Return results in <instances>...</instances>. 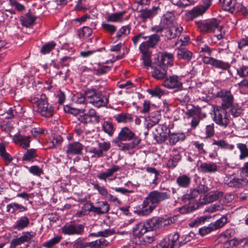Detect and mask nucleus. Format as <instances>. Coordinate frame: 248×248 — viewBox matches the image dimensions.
I'll return each mask as SVG.
<instances>
[{"mask_svg":"<svg viewBox=\"0 0 248 248\" xmlns=\"http://www.w3.org/2000/svg\"><path fill=\"white\" fill-rule=\"evenodd\" d=\"M170 195L167 192L158 190L151 191L142 203L134 208V212L140 216L150 215L161 202L169 199Z\"/></svg>","mask_w":248,"mask_h":248,"instance_id":"nucleus-1","label":"nucleus"},{"mask_svg":"<svg viewBox=\"0 0 248 248\" xmlns=\"http://www.w3.org/2000/svg\"><path fill=\"white\" fill-rule=\"evenodd\" d=\"M30 101L36 105L37 111L42 116L45 117L52 116L54 112L53 108L48 103L46 96L44 94H34L30 97Z\"/></svg>","mask_w":248,"mask_h":248,"instance_id":"nucleus-2","label":"nucleus"},{"mask_svg":"<svg viewBox=\"0 0 248 248\" xmlns=\"http://www.w3.org/2000/svg\"><path fill=\"white\" fill-rule=\"evenodd\" d=\"M224 182L230 187L238 188L248 183V161L240 169L239 175L236 177L227 176Z\"/></svg>","mask_w":248,"mask_h":248,"instance_id":"nucleus-3","label":"nucleus"},{"mask_svg":"<svg viewBox=\"0 0 248 248\" xmlns=\"http://www.w3.org/2000/svg\"><path fill=\"white\" fill-rule=\"evenodd\" d=\"M86 97L89 103L97 108L105 107L108 102L107 96L97 93L93 90L88 89L86 91Z\"/></svg>","mask_w":248,"mask_h":248,"instance_id":"nucleus-4","label":"nucleus"},{"mask_svg":"<svg viewBox=\"0 0 248 248\" xmlns=\"http://www.w3.org/2000/svg\"><path fill=\"white\" fill-rule=\"evenodd\" d=\"M201 26L203 31H213L216 33V35L218 40L223 38L225 35L224 31H222V27H218L217 21L216 19L203 23Z\"/></svg>","mask_w":248,"mask_h":248,"instance_id":"nucleus-5","label":"nucleus"},{"mask_svg":"<svg viewBox=\"0 0 248 248\" xmlns=\"http://www.w3.org/2000/svg\"><path fill=\"white\" fill-rule=\"evenodd\" d=\"M214 121L218 125L226 127L229 123V116L224 108L216 107L214 108Z\"/></svg>","mask_w":248,"mask_h":248,"instance_id":"nucleus-6","label":"nucleus"},{"mask_svg":"<svg viewBox=\"0 0 248 248\" xmlns=\"http://www.w3.org/2000/svg\"><path fill=\"white\" fill-rule=\"evenodd\" d=\"M97 147L90 148L89 152L93 154V157H101L104 156V153L109 150L111 147L109 141H96Z\"/></svg>","mask_w":248,"mask_h":248,"instance_id":"nucleus-7","label":"nucleus"},{"mask_svg":"<svg viewBox=\"0 0 248 248\" xmlns=\"http://www.w3.org/2000/svg\"><path fill=\"white\" fill-rule=\"evenodd\" d=\"M87 208V211L93 212L97 215H103L108 213L109 210V205L107 202L100 201L97 203L96 205L93 203L85 204Z\"/></svg>","mask_w":248,"mask_h":248,"instance_id":"nucleus-8","label":"nucleus"},{"mask_svg":"<svg viewBox=\"0 0 248 248\" xmlns=\"http://www.w3.org/2000/svg\"><path fill=\"white\" fill-rule=\"evenodd\" d=\"M84 229L83 225L71 223L64 225L62 228V231L65 235H80L83 232Z\"/></svg>","mask_w":248,"mask_h":248,"instance_id":"nucleus-9","label":"nucleus"},{"mask_svg":"<svg viewBox=\"0 0 248 248\" xmlns=\"http://www.w3.org/2000/svg\"><path fill=\"white\" fill-rule=\"evenodd\" d=\"M36 235V233L34 232H23L22 235L19 237L13 239L10 242V248H16L17 246L28 242L33 238Z\"/></svg>","mask_w":248,"mask_h":248,"instance_id":"nucleus-10","label":"nucleus"},{"mask_svg":"<svg viewBox=\"0 0 248 248\" xmlns=\"http://www.w3.org/2000/svg\"><path fill=\"white\" fill-rule=\"evenodd\" d=\"M87 111L84 115L80 116L79 120L83 123H87L88 122L91 121L93 123H98L100 121L99 116L97 115L95 110L93 108H88V107L85 106Z\"/></svg>","mask_w":248,"mask_h":248,"instance_id":"nucleus-11","label":"nucleus"},{"mask_svg":"<svg viewBox=\"0 0 248 248\" xmlns=\"http://www.w3.org/2000/svg\"><path fill=\"white\" fill-rule=\"evenodd\" d=\"M217 96L222 100V108L225 109L231 108L232 105L233 96L229 91L226 90H221L217 93Z\"/></svg>","mask_w":248,"mask_h":248,"instance_id":"nucleus-12","label":"nucleus"},{"mask_svg":"<svg viewBox=\"0 0 248 248\" xmlns=\"http://www.w3.org/2000/svg\"><path fill=\"white\" fill-rule=\"evenodd\" d=\"M202 62L205 64H210L216 68L222 70H227L230 67L229 63L212 57H203L202 58Z\"/></svg>","mask_w":248,"mask_h":248,"instance_id":"nucleus-13","label":"nucleus"},{"mask_svg":"<svg viewBox=\"0 0 248 248\" xmlns=\"http://www.w3.org/2000/svg\"><path fill=\"white\" fill-rule=\"evenodd\" d=\"M148 39L146 41L142 42L139 46L140 50L145 52L149 50L150 48H154L157 45L160 39V36L154 34L148 37Z\"/></svg>","mask_w":248,"mask_h":248,"instance_id":"nucleus-14","label":"nucleus"},{"mask_svg":"<svg viewBox=\"0 0 248 248\" xmlns=\"http://www.w3.org/2000/svg\"><path fill=\"white\" fill-rule=\"evenodd\" d=\"M152 76L157 79H164L167 74V68L165 65H162L161 63L153 65L152 66Z\"/></svg>","mask_w":248,"mask_h":248,"instance_id":"nucleus-15","label":"nucleus"},{"mask_svg":"<svg viewBox=\"0 0 248 248\" xmlns=\"http://www.w3.org/2000/svg\"><path fill=\"white\" fill-rule=\"evenodd\" d=\"M180 80V77L177 76H172L166 78L164 81L163 84L165 87L169 89H180L182 87V83Z\"/></svg>","mask_w":248,"mask_h":248,"instance_id":"nucleus-16","label":"nucleus"},{"mask_svg":"<svg viewBox=\"0 0 248 248\" xmlns=\"http://www.w3.org/2000/svg\"><path fill=\"white\" fill-rule=\"evenodd\" d=\"M135 138V134L127 127H123L119 132L117 139L120 141H132Z\"/></svg>","mask_w":248,"mask_h":248,"instance_id":"nucleus-17","label":"nucleus"},{"mask_svg":"<svg viewBox=\"0 0 248 248\" xmlns=\"http://www.w3.org/2000/svg\"><path fill=\"white\" fill-rule=\"evenodd\" d=\"M121 169V167L118 165H112V167L108 169L106 171L102 172L97 175V178L105 182L107 181V180L108 179L110 181H112L115 179L111 178L113 174L119 171Z\"/></svg>","mask_w":248,"mask_h":248,"instance_id":"nucleus-18","label":"nucleus"},{"mask_svg":"<svg viewBox=\"0 0 248 248\" xmlns=\"http://www.w3.org/2000/svg\"><path fill=\"white\" fill-rule=\"evenodd\" d=\"M83 148V145L79 142L70 143L67 146L66 153L68 155L70 156L80 155Z\"/></svg>","mask_w":248,"mask_h":248,"instance_id":"nucleus-19","label":"nucleus"},{"mask_svg":"<svg viewBox=\"0 0 248 248\" xmlns=\"http://www.w3.org/2000/svg\"><path fill=\"white\" fill-rule=\"evenodd\" d=\"M13 140L16 144L19 145L23 149H26L30 146L31 137L17 133L13 136Z\"/></svg>","mask_w":248,"mask_h":248,"instance_id":"nucleus-20","label":"nucleus"},{"mask_svg":"<svg viewBox=\"0 0 248 248\" xmlns=\"http://www.w3.org/2000/svg\"><path fill=\"white\" fill-rule=\"evenodd\" d=\"M160 11L158 6H154L152 9H145L141 11L140 16L142 21L145 22L148 19H150L155 16Z\"/></svg>","mask_w":248,"mask_h":248,"instance_id":"nucleus-21","label":"nucleus"},{"mask_svg":"<svg viewBox=\"0 0 248 248\" xmlns=\"http://www.w3.org/2000/svg\"><path fill=\"white\" fill-rule=\"evenodd\" d=\"M134 235L140 238L147 232L149 231V229L146 222H140L138 223L132 229Z\"/></svg>","mask_w":248,"mask_h":248,"instance_id":"nucleus-22","label":"nucleus"},{"mask_svg":"<svg viewBox=\"0 0 248 248\" xmlns=\"http://www.w3.org/2000/svg\"><path fill=\"white\" fill-rule=\"evenodd\" d=\"M174 18V17L172 13H166L161 18V24L162 28L159 27L156 31H161L163 28H170L171 27Z\"/></svg>","mask_w":248,"mask_h":248,"instance_id":"nucleus-23","label":"nucleus"},{"mask_svg":"<svg viewBox=\"0 0 248 248\" xmlns=\"http://www.w3.org/2000/svg\"><path fill=\"white\" fill-rule=\"evenodd\" d=\"M141 141L139 138H135L134 140L128 143H120L118 146L120 150L126 151L135 148L139 146Z\"/></svg>","mask_w":248,"mask_h":248,"instance_id":"nucleus-24","label":"nucleus"},{"mask_svg":"<svg viewBox=\"0 0 248 248\" xmlns=\"http://www.w3.org/2000/svg\"><path fill=\"white\" fill-rule=\"evenodd\" d=\"M179 238V234L178 232H175L169 235L168 237L164 238L163 241L166 243L167 246L170 245L171 248H173L174 247L182 245L180 242L178 241Z\"/></svg>","mask_w":248,"mask_h":248,"instance_id":"nucleus-25","label":"nucleus"},{"mask_svg":"<svg viewBox=\"0 0 248 248\" xmlns=\"http://www.w3.org/2000/svg\"><path fill=\"white\" fill-rule=\"evenodd\" d=\"M205 12L201 5L194 7L192 10L187 12L185 16L187 20H191L194 18L202 15Z\"/></svg>","mask_w":248,"mask_h":248,"instance_id":"nucleus-26","label":"nucleus"},{"mask_svg":"<svg viewBox=\"0 0 248 248\" xmlns=\"http://www.w3.org/2000/svg\"><path fill=\"white\" fill-rule=\"evenodd\" d=\"M27 210V208L17 202H11L6 206L7 212L11 214L16 212L22 213Z\"/></svg>","mask_w":248,"mask_h":248,"instance_id":"nucleus-27","label":"nucleus"},{"mask_svg":"<svg viewBox=\"0 0 248 248\" xmlns=\"http://www.w3.org/2000/svg\"><path fill=\"white\" fill-rule=\"evenodd\" d=\"M160 60L159 63L162 65L171 66L173 64L174 57L173 54L167 52L162 53L160 56Z\"/></svg>","mask_w":248,"mask_h":248,"instance_id":"nucleus-28","label":"nucleus"},{"mask_svg":"<svg viewBox=\"0 0 248 248\" xmlns=\"http://www.w3.org/2000/svg\"><path fill=\"white\" fill-rule=\"evenodd\" d=\"M167 128L163 125H159L156 128V133L155 134V138L158 142H162L166 140V131Z\"/></svg>","mask_w":248,"mask_h":248,"instance_id":"nucleus-29","label":"nucleus"},{"mask_svg":"<svg viewBox=\"0 0 248 248\" xmlns=\"http://www.w3.org/2000/svg\"><path fill=\"white\" fill-rule=\"evenodd\" d=\"M30 224L29 218L25 216H22L19 217L15 224L14 225V228L17 230H22L27 228Z\"/></svg>","mask_w":248,"mask_h":248,"instance_id":"nucleus-30","label":"nucleus"},{"mask_svg":"<svg viewBox=\"0 0 248 248\" xmlns=\"http://www.w3.org/2000/svg\"><path fill=\"white\" fill-rule=\"evenodd\" d=\"M185 138L186 136L183 133H172L169 134L167 140L170 144L174 145L178 141H183Z\"/></svg>","mask_w":248,"mask_h":248,"instance_id":"nucleus-31","label":"nucleus"},{"mask_svg":"<svg viewBox=\"0 0 248 248\" xmlns=\"http://www.w3.org/2000/svg\"><path fill=\"white\" fill-rule=\"evenodd\" d=\"M161 221L160 217H155L148 219L146 221V224L150 231L156 230L162 227Z\"/></svg>","mask_w":248,"mask_h":248,"instance_id":"nucleus-32","label":"nucleus"},{"mask_svg":"<svg viewBox=\"0 0 248 248\" xmlns=\"http://www.w3.org/2000/svg\"><path fill=\"white\" fill-rule=\"evenodd\" d=\"M222 195L223 193L218 191L210 192L206 194L203 198V200H204L203 202L205 204L212 202L222 197Z\"/></svg>","mask_w":248,"mask_h":248,"instance_id":"nucleus-33","label":"nucleus"},{"mask_svg":"<svg viewBox=\"0 0 248 248\" xmlns=\"http://www.w3.org/2000/svg\"><path fill=\"white\" fill-rule=\"evenodd\" d=\"M200 169L204 173H213L217 171V166L213 162L203 163L200 165Z\"/></svg>","mask_w":248,"mask_h":248,"instance_id":"nucleus-34","label":"nucleus"},{"mask_svg":"<svg viewBox=\"0 0 248 248\" xmlns=\"http://www.w3.org/2000/svg\"><path fill=\"white\" fill-rule=\"evenodd\" d=\"M108 245V241L104 238L88 242V246L90 248H104Z\"/></svg>","mask_w":248,"mask_h":248,"instance_id":"nucleus-35","label":"nucleus"},{"mask_svg":"<svg viewBox=\"0 0 248 248\" xmlns=\"http://www.w3.org/2000/svg\"><path fill=\"white\" fill-rule=\"evenodd\" d=\"M191 182V178L186 174H182L178 176L176 182L180 187L186 188L189 186Z\"/></svg>","mask_w":248,"mask_h":248,"instance_id":"nucleus-36","label":"nucleus"},{"mask_svg":"<svg viewBox=\"0 0 248 248\" xmlns=\"http://www.w3.org/2000/svg\"><path fill=\"white\" fill-rule=\"evenodd\" d=\"M219 3L222 5L224 9L231 12L234 11L237 3L236 0H219Z\"/></svg>","mask_w":248,"mask_h":248,"instance_id":"nucleus-37","label":"nucleus"},{"mask_svg":"<svg viewBox=\"0 0 248 248\" xmlns=\"http://www.w3.org/2000/svg\"><path fill=\"white\" fill-rule=\"evenodd\" d=\"M124 12L116 13L110 14L106 17L108 22H121L124 19Z\"/></svg>","mask_w":248,"mask_h":248,"instance_id":"nucleus-38","label":"nucleus"},{"mask_svg":"<svg viewBox=\"0 0 248 248\" xmlns=\"http://www.w3.org/2000/svg\"><path fill=\"white\" fill-rule=\"evenodd\" d=\"M177 57L189 61L191 59L192 53L185 48H178Z\"/></svg>","mask_w":248,"mask_h":248,"instance_id":"nucleus-39","label":"nucleus"},{"mask_svg":"<svg viewBox=\"0 0 248 248\" xmlns=\"http://www.w3.org/2000/svg\"><path fill=\"white\" fill-rule=\"evenodd\" d=\"M114 118L118 123H128L132 121V115L128 113H122L114 116Z\"/></svg>","mask_w":248,"mask_h":248,"instance_id":"nucleus-40","label":"nucleus"},{"mask_svg":"<svg viewBox=\"0 0 248 248\" xmlns=\"http://www.w3.org/2000/svg\"><path fill=\"white\" fill-rule=\"evenodd\" d=\"M183 31V28L178 25H172L168 31V36L170 38H173L179 36Z\"/></svg>","mask_w":248,"mask_h":248,"instance_id":"nucleus-41","label":"nucleus"},{"mask_svg":"<svg viewBox=\"0 0 248 248\" xmlns=\"http://www.w3.org/2000/svg\"><path fill=\"white\" fill-rule=\"evenodd\" d=\"M114 233L115 231L113 229H107L102 231H98L97 232L91 233L89 235L96 237H107L112 235Z\"/></svg>","mask_w":248,"mask_h":248,"instance_id":"nucleus-42","label":"nucleus"},{"mask_svg":"<svg viewBox=\"0 0 248 248\" xmlns=\"http://www.w3.org/2000/svg\"><path fill=\"white\" fill-rule=\"evenodd\" d=\"M35 20V18L33 16L30 14H27L21 17L20 21L23 26L29 27L33 24Z\"/></svg>","mask_w":248,"mask_h":248,"instance_id":"nucleus-43","label":"nucleus"},{"mask_svg":"<svg viewBox=\"0 0 248 248\" xmlns=\"http://www.w3.org/2000/svg\"><path fill=\"white\" fill-rule=\"evenodd\" d=\"M37 156L36 150L34 149L27 150L22 157V160L26 161H31Z\"/></svg>","mask_w":248,"mask_h":248,"instance_id":"nucleus-44","label":"nucleus"},{"mask_svg":"<svg viewBox=\"0 0 248 248\" xmlns=\"http://www.w3.org/2000/svg\"><path fill=\"white\" fill-rule=\"evenodd\" d=\"M87 110L86 108H76L70 106H65L63 107V110L65 112L68 113L73 115H77L80 113H84Z\"/></svg>","mask_w":248,"mask_h":248,"instance_id":"nucleus-45","label":"nucleus"},{"mask_svg":"<svg viewBox=\"0 0 248 248\" xmlns=\"http://www.w3.org/2000/svg\"><path fill=\"white\" fill-rule=\"evenodd\" d=\"M213 145H217L222 149L232 150L234 149V145L230 144L224 140H214Z\"/></svg>","mask_w":248,"mask_h":248,"instance_id":"nucleus-46","label":"nucleus"},{"mask_svg":"<svg viewBox=\"0 0 248 248\" xmlns=\"http://www.w3.org/2000/svg\"><path fill=\"white\" fill-rule=\"evenodd\" d=\"M49 140L48 143V148H52L59 146L62 141V138L60 136H52L50 138Z\"/></svg>","mask_w":248,"mask_h":248,"instance_id":"nucleus-47","label":"nucleus"},{"mask_svg":"<svg viewBox=\"0 0 248 248\" xmlns=\"http://www.w3.org/2000/svg\"><path fill=\"white\" fill-rule=\"evenodd\" d=\"M235 232L233 229H227L220 234V239L222 241H227L234 235Z\"/></svg>","mask_w":248,"mask_h":248,"instance_id":"nucleus-48","label":"nucleus"},{"mask_svg":"<svg viewBox=\"0 0 248 248\" xmlns=\"http://www.w3.org/2000/svg\"><path fill=\"white\" fill-rule=\"evenodd\" d=\"M74 100L75 103L78 104H83L87 106V103L89 101L86 97V91L83 94H78L74 97Z\"/></svg>","mask_w":248,"mask_h":248,"instance_id":"nucleus-49","label":"nucleus"},{"mask_svg":"<svg viewBox=\"0 0 248 248\" xmlns=\"http://www.w3.org/2000/svg\"><path fill=\"white\" fill-rule=\"evenodd\" d=\"M174 5L181 7H185L194 3V0H170Z\"/></svg>","mask_w":248,"mask_h":248,"instance_id":"nucleus-50","label":"nucleus"},{"mask_svg":"<svg viewBox=\"0 0 248 248\" xmlns=\"http://www.w3.org/2000/svg\"><path fill=\"white\" fill-rule=\"evenodd\" d=\"M62 236L57 235L44 243L42 246L46 248H51L53 246L58 244L62 239Z\"/></svg>","mask_w":248,"mask_h":248,"instance_id":"nucleus-51","label":"nucleus"},{"mask_svg":"<svg viewBox=\"0 0 248 248\" xmlns=\"http://www.w3.org/2000/svg\"><path fill=\"white\" fill-rule=\"evenodd\" d=\"M102 129L104 132L112 136L114 133V128L112 124L109 121H105L102 124Z\"/></svg>","mask_w":248,"mask_h":248,"instance_id":"nucleus-52","label":"nucleus"},{"mask_svg":"<svg viewBox=\"0 0 248 248\" xmlns=\"http://www.w3.org/2000/svg\"><path fill=\"white\" fill-rule=\"evenodd\" d=\"M215 230H216V227L213 225L212 223H211L208 226H204L200 228L199 233L202 236H204Z\"/></svg>","mask_w":248,"mask_h":248,"instance_id":"nucleus-53","label":"nucleus"},{"mask_svg":"<svg viewBox=\"0 0 248 248\" xmlns=\"http://www.w3.org/2000/svg\"><path fill=\"white\" fill-rule=\"evenodd\" d=\"M181 158V156L179 154L173 156H171L167 162L168 167L169 168H174L176 166L178 162Z\"/></svg>","mask_w":248,"mask_h":248,"instance_id":"nucleus-54","label":"nucleus"},{"mask_svg":"<svg viewBox=\"0 0 248 248\" xmlns=\"http://www.w3.org/2000/svg\"><path fill=\"white\" fill-rule=\"evenodd\" d=\"M147 92L152 96L160 98L164 94L163 90H161L158 86L155 88L147 90Z\"/></svg>","mask_w":248,"mask_h":248,"instance_id":"nucleus-55","label":"nucleus"},{"mask_svg":"<svg viewBox=\"0 0 248 248\" xmlns=\"http://www.w3.org/2000/svg\"><path fill=\"white\" fill-rule=\"evenodd\" d=\"M237 146L240 151L239 155L240 159L243 160L248 157V149L245 144L238 143Z\"/></svg>","mask_w":248,"mask_h":248,"instance_id":"nucleus-56","label":"nucleus"},{"mask_svg":"<svg viewBox=\"0 0 248 248\" xmlns=\"http://www.w3.org/2000/svg\"><path fill=\"white\" fill-rule=\"evenodd\" d=\"M92 30L88 27L85 26L78 31V35L80 38H86L92 34Z\"/></svg>","mask_w":248,"mask_h":248,"instance_id":"nucleus-57","label":"nucleus"},{"mask_svg":"<svg viewBox=\"0 0 248 248\" xmlns=\"http://www.w3.org/2000/svg\"><path fill=\"white\" fill-rule=\"evenodd\" d=\"M56 46L55 43L52 41L46 43L45 45L42 46L41 49V52L43 54H46L49 53L52 49H54Z\"/></svg>","mask_w":248,"mask_h":248,"instance_id":"nucleus-58","label":"nucleus"},{"mask_svg":"<svg viewBox=\"0 0 248 248\" xmlns=\"http://www.w3.org/2000/svg\"><path fill=\"white\" fill-rule=\"evenodd\" d=\"M0 156L4 160L10 162L12 161V156L6 151L5 146L2 144H0Z\"/></svg>","mask_w":248,"mask_h":248,"instance_id":"nucleus-59","label":"nucleus"},{"mask_svg":"<svg viewBox=\"0 0 248 248\" xmlns=\"http://www.w3.org/2000/svg\"><path fill=\"white\" fill-rule=\"evenodd\" d=\"M161 116L158 112L155 113V116L154 114H151L149 118H155L154 120L149 119L147 121V127L148 128L152 127L154 125L157 124L159 120V118Z\"/></svg>","mask_w":248,"mask_h":248,"instance_id":"nucleus-60","label":"nucleus"},{"mask_svg":"<svg viewBox=\"0 0 248 248\" xmlns=\"http://www.w3.org/2000/svg\"><path fill=\"white\" fill-rule=\"evenodd\" d=\"M102 29L106 32L111 34H113L116 31V27L115 25L103 22L101 24Z\"/></svg>","mask_w":248,"mask_h":248,"instance_id":"nucleus-61","label":"nucleus"},{"mask_svg":"<svg viewBox=\"0 0 248 248\" xmlns=\"http://www.w3.org/2000/svg\"><path fill=\"white\" fill-rule=\"evenodd\" d=\"M140 52L142 54V59L143 63L146 66H150L151 65V61L150 60V52L149 50H146L145 52L142 50H140Z\"/></svg>","mask_w":248,"mask_h":248,"instance_id":"nucleus-62","label":"nucleus"},{"mask_svg":"<svg viewBox=\"0 0 248 248\" xmlns=\"http://www.w3.org/2000/svg\"><path fill=\"white\" fill-rule=\"evenodd\" d=\"M130 28L129 26H124L122 27L116 33V37L118 38L125 36L130 33Z\"/></svg>","mask_w":248,"mask_h":248,"instance_id":"nucleus-63","label":"nucleus"},{"mask_svg":"<svg viewBox=\"0 0 248 248\" xmlns=\"http://www.w3.org/2000/svg\"><path fill=\"white\" fill-rule=\"evenodd\" d=\"M231 107L230 112L233 117H238L241 114L242 110L237 104L232 105Z\"/></svg>","mask_w":248,"mask_h":248,"instance_id":"nucleus-64","label":"nucleus"}]
</instances>
